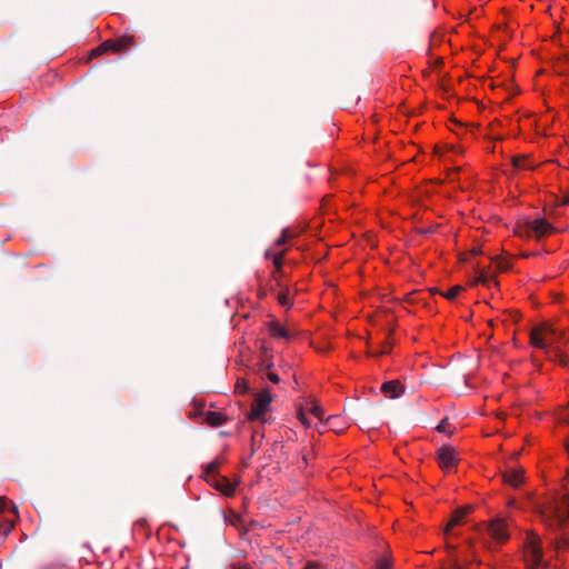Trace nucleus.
I'll use <instances>...</instances> for the list:
<instances>
[{"label":"nucleus","instance_id":"obj_16","mask_svg":"<svg viewBox=\"0 0 569 569\" xmlns=\"http://www.w3.org/2000/svg\"><path fill=\"white\" fill-rule=\"evenodd\" d=\"M203 420L211 427H219L226 422V417L219 411H206L202 413Z\"/></svg>","mask_w":569,"mask_h":569},{"label":"nucleus","instance_id":"obj_1","mask_svg":"<svg viewBox=\"0 0 569 569\" xmlns=\"http://www.w3.org/2000/svg\"><path fill=\"white\" fill-rule=\"evenodd\" d=\"M567 341L565 333L548 323L535 327L530 333V343L550 356L553 353L562 366L568 365L567 357L561 353V346Z\"/></svg>","mask_w":569,"mask_h":569},{"label":"nucleus","instance_id":"obj_9","mask_svg":"<svg viewBox=\"0 0 569 569\" xmlns=\"http://www.w3.org/2000/svg\"><path fill=\"white\" fill-rule=\"evenodd\" d=\"M487 532L492 540L502 545L509 540V530L503 519H495L487 525Z\"/></svg>","mask_w":569,"mask_h":569},{"label":"nucleus","instance_id":"obj_15","mask_svg":"<svg viewBox=\"0 0 569 569\" xmlns=\"http://www.w3.org/2000/svg\"><path fill=\"white\" fill-rule=\"evenodd\" d=\"M327 425L336 433H341L349 427L346 419L341 416H330L327 419Z\"/></svg>","mask_w":569,"mask_h":569},{"label":"nucleus","instance_id":"obj_19","mask_svg":"<svg viewBox=\"0 0 569 569\" xmlns=\"http://www.w3.org/2000/svg\"><path fill=\"white\" fill-rule=\"evenodd\" d=\"M372 569H392V563H391L390 558L387 556L379 557L376 560Z\"/></svg>","mask_w":569,"mask_h":569},{"label":"nucleus","instance_id":"obj_30","mask_svg":"<svg viewBox=\"0 0 569 569\" xmlns=\"http://www.w3.org/2000/svg\"><path fill=\"white\" fill-rule=\"evenodd\" d=\"M6 503H7L6 499H4V498H2V497H0V512H1L2 510H4V508H6Z\"/></svg>","mask_w":569,"mask_h":569},{"label":"nucleus","instance_id":"obj_27","mask_svg":"<svg viewBox=\"0 0 569 569\" xmlns=\"http://www.w3.org/2000/svg\"><path fill=\"white\" fill-rule=\"evenodd\" d=\"M303 569H321L317 562L309 561L305 565Z\"/></svg>","mask_w":569,"mask_h":569},{"label":"nucleus","instance_id":"obj_28","mask_svg":"<svg viewBox=\"0 0 569 569\" xmlns=\"http://www.w3.org/2000/svg\"><path fill=\"white\" fill-rule=\"evenodd\" d=\"M558 549L560 548H566V549H569V539H563L561 540L558 546H557Z\"/></svg>","mask_w":569,"mask_h":569},{"label":"nucleus","instance_id":"obj_25","mask_svg":"<svg viewBox=\"0 0 569 569\" xmlns=\"http://www.w3.org/2000/svg\"><path fill=\"white\" fill-rule=\"evenodd\" d=\"M311 408V411H310V415L313 416L315 418L321 420L322 417H323V409L322 407L318 403V401L316 400L315 401V405H311L310 406Z\"/></svg>","mask_w":569,"mask_h":569},{"label":"nucleus","instance_id":"obj_31","mask_svg":"<svg viewBox=\"0 0 569 569\" xmlns=\"http://www.w3.org/2000/svg\"><path fill=\"white\" fill-rule=\"evenodd\" d=\"M568 453H569V442L567 443V447H566Z\"/></svg>","mask_w":569,"mask_h":569},{"label":"nucleus","instance_id":"obj_12","mask_svg":"<svg viewBox=\"0 0 569 569\" xmlns=\"http://www.w3.org/2000/svg\"><path fill=\"white\" fill-rule=\"evenodd\" d=\"M471 286H486L488 288H491L492 286H497V282L495 281L493 277L489 274L483 269H477L475 277L470 280Z\"/></svg>","mask_w":569,"mask_h":569},{"label":"nucleus","instance_id":"obj_26","mask_svg":"<svg viewBox=\"0 0 569 569\" xmlns=\"http://www.w3.org/2000/svg\"><path fill=\"white\" fill-rule=\"evenodd\" d=\"M107 52V41L101 42L96 49L90 51V59Z\"/></svg>","mask_w":569,"mask_h":569},{"label":"nucleus","instance_id":"obj_14","mask_svg":"<svg viewBox=\"0 0 569 569\" xmlns=\"http://www.w3.org/2000/svg\"><path fill=\"white\" fill-rule=\"evenodd\" d=\"M381 391L390 398H398L403 393L405 388L399 380H391L381 386Z\"/></svg>","mask_w":569,"mask_h":569},{"label":"nucleus","instance_id":"obj_21","mask_svg":"<svg viewBox=\"0 0 569 569\" xmlns=\"http://www.w3.org/2000/svg\"><path fill=\"white\" fill-rule=\"evenodd\" d=\"M269 369H270V366H267L266 372H263L261 375L262 379H266V380L270 381L273 385H278L280 382L279 376L276 372L270 371Z\"/></svg>","mask_w":569,"mask_h":569},{"label":"nucleus","instance_id":"obj_24","mask_svg":"<svg viewBox=\"0 0 569 569\" xmlns=\"http://www.w3.org/2000/svg\"><path fill=\"white\" fill-rule=\"evenodd\" d=\"M462 291V287L461 286H455L452 288H450L449 290H447L445 293H443V297L448 300H453L458 297V295Z\"/></svg>","mask_w":569,"mask_h":569},{"label":"nucleus","instance_id":"obj_17","mask_svg":"<svg viewBox=\"0 0 569 569\" xmlns=\"http://www.w3.org/2000/svg\"><path fill=\"white\" fill-rule=\"evenodd\" d=\"M269 331L272 337L283 338L286 340L291 339L290 332L278 322H270Z\"/></svg>","mask_w":569,"mask_h":569},{"label":"nucleus","instance_id":"obj_23","mask_svg":"<svg viewBox=\"0 0 569 569\" xmlns=\"http://www.w3.org/2000/svg\"><path fill=\"white\" fill-rule=\"evenodd\" d=\"M277 299L282 307H290L292 305L288 290L279 292Z\"/></svg>","mask_w":569,"mask_h":569},{"label":"nucleus","instance_id":"obj_11","mask_svg":"<svg viewBox=\"0 0 569 569\" xmlns=\"http://www.w3.org/2000/svg\"><path fill=\"white\" fill-rule=\"evenodd\" d=\"M503 481L513 488H518L523 481V470L521 468H510L506 470Z\"/></svg>","mask_w":569,"mask_h":569},{"label":"nucleus","instance_id":"obj_7","mask_svg":"<svg viewBox=\"0 0 569 569\" xmlns=\"http://www.w3.org/2000/svg\"><path fill=\"white\" fill-rule=\"evenodd\" d=\"M287 232H288L287 230H283L281 236L274 241L273 246L266 251V257L271 259L276 267V271L273 273L274 277H276V274L280 273L282 270V261H283V256H284L286 249H280V248L282 246H284L287 242V238H288Z\"/></svg>","mask_w":569,"mask_h":569},{"label":"nucleus","instance_id":"obj_22","mask_svg":"<svg viewBox=\"0 0 569 569\" xmlns=\"http://www.w3.org/2000/svg\"><path fill=\"white\" fill-rule=\"evenodd\" d=\"M512 166L517 170L529 168L528 160L525 157H520V156H516L512 158Z\"/></svg>","mask_w":569,"mask_h":569},{"label":"nucleus","instance_id":"obj_4","mask_svg":"<svg viewBox=\"0 0 569 569\" xmlns=\"http://www.w3.org/2000/svg\"><path fill=\"white\" fill-rule=\"evenodd\" d=\"M556 231V228L548 222L545 218H536L532 220H525L517 223L515 227V234L522 239H536L541 240L551 236Z\"/></svg>","mask_w":569,"mask_h":569},{"label":"nucleus","instance_id":"obj_3","mask_svg":"<svg viewBox=\"0 0 569 569\" xmlns=\"http://www.w3.org/2000/svg\"><path fill=\"white\" fill-rule=\"evenodd\" d=\"M543 522L551 529H557L569 520V496L548 499L540 508Z\"/></svg>","mask_w":569,"mask_h":569},{"label":"nucleus","instance_id":"obj_6","mask_svg":"<svg viewBox=\"0 0 569 569\" xmlns=\"http://www.w3.org/2000/svg\"><path fill=\"white\" fill-rule=\"evenodd\" d=\"M272 402V396L269 389H262L254 395L251 409L247 415L249 421H259L264 423L267 421L266 416L270 410Z\"/></svg>","mask_w":569,"mask_h":569},{"label":"nucleus","instance_id":"obj_2","mask_svg":"<svg viewBox=\"0 0 569 569\" xmlns=\"http://www.w3.org/2000/svg\"><path fill=\"white\" fill-rule=\"evenodd\" d=\"M521 559L526 569H548L550 566V562L543 559L541 538L533 531L525 533Z\"/></svg>","mask_w":569,"mask_h":569},{"label":"nucleus","instance_id":"obj_32","mask_svg":"<svg viewBox=\"0 0 569 569\" xmlns=\"http://www.w3.org/2000/svg\"><path fill=\"white\" fill-rule=\"evenodd\" d=\"M568 478H569V470H568Z\"/></svg>","mask_w":569,"mask_h":569},{"label":"nucleus","instance_id":"obj_13","mask_svg":"<svg viewBox=\"0 0 569 569\" xmlns=\"http://www.w3.org/2000/svg\"><path fill=\"white\" fill-rule=\"evenodd\" d=\"M471 511V508L469 506H466V507H462V508H459L458 510L455 511V513L451 516L447 527H446V530L445 532L446 533H449L450 530L456 527V526H459L461 523H463V519L467 515H469Z\"/></svg>","mask_w":569,"mask_h":569},{"label":"nucleus","instance_id":"obj_20","mask_svg":"<svg viewBox=\"0 0 569 569\" xmlns=\"http://www.w3.org/2000/svg\"><path fill=\"white\" fill-rule=\"evenodd\" d=\"M437 430L441 433H446L448 436L452 435L453 428L451 427L449 420L447 418L442 419L440 423L437 426Z\"/></svg>","mask_w":569,"mask_h":569},{"label":"nucleus","instance_id":"obj_5","mask_svg":"<svg viewBox=\"0 0 569 569\" xmlns=\"http://www.w3.org/2000/svg\"><path fill=\"white\" fill-rule=\"evenodd\" d=\"M219 461H211L203 471V479L226 497H231L236 491V483L218 473Z\"/></svg>","mask_w":569,"mask_h":569},{"label":"nucleus","instance_id":"obj_29","mask_svg":"<svg viewBox=\"0 0 569 569\" xmlns=\"http://www.w3.org/2000/svg\"><path fill=\"white\" fill-rule=\"evenodd\" d=\"M231 569H252L248 563L233 565Z\"/></svg>","mask_w":569,"mask_h":569},{"label":"nucleus","instance_id":"obj_10","mask_svg":"<svg viewBox=\"0 0 569 569\" xmlns=\"http://www.w3.org/2000/svg\"><path fill=\"white\" fill-rule=\"evenodd\" d=\"M315 401H316L315 398H307V399H303V401L298 405L297 418L299 419L301 425H303L306 428L311 427V422H310L308 416L310 415V411H311L310 406L315 405Z\"/></svg>","mask_w":569,"mask_h":569},{"label":"nucleus","instance_id":"obj_8","mask_svg":"<svg viewBox=\"0 0 569 569\" xmlns=\"http://www.w3.org/2000/svg\"><path fill=\"white\" fill-rule=\"evenodd\" d=\"M437 461L439 467L449 473L459 462L458 453L453 447L443 445L437 450Z\"/></svg>","mask_w":569,"mask_h":569},{"label":"nucleus","instance_id":"obj_18","mask_svg":"<svg viewBox=\"0 0 569 569\" xmlns=\"http://www.w3.org/2000/svg\"><path fill=\"white\" fill-rule=\"evenodd\" d=\"M130 37H122L117 41H112L109 39V51L119 52L126 48H128L131 43Z\"/></svg>","mask_w":569,"mask_h":569}]
</instances>
